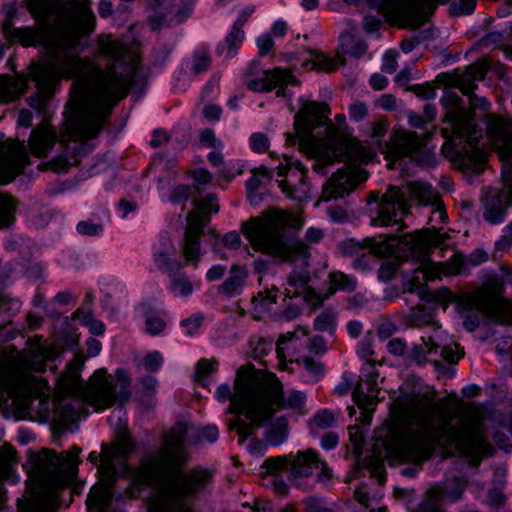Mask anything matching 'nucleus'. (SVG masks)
<instances>
[{
  "label": "nucleus",
  "mask_w": 512,
  "mask_h": 512,
  "mask_svg": "<svg viewBox=\"0 0 512 512\" xmlns=\"http://www.w3.org/2000/svg\"><path fill=\"white\" fill-rule=\"evenodd\" d=\"M246 273L241 268H233L230 277L220 286V290L227 295L239 293L245 285Z\"/></svg>",
  "instance_id": "nucleus-42"
},
{
  "label": "nucleus",
  "mask_w": 512,
  "mask_h": 512,
  "mask_svg": "<svg viewBox=\"0 0 512 512\" xmlns=\"http://www.w3.org/2000/svg\"><path fill=\"white\" fill-rule=\"evenodd\" d=\"M349 438L355 450H359L364 442V432L358 425L349 427Z\"/></svg>",
  "instance_id": "nucleus-61"
},
{
  "label": "nucleus",
  "mask_w": 512,
  "mask_h": 512,
  "mask_svg": "<svg viewBox=\"0 0 512 512\" xmlns=\"http://www.w3.org/2000/svg\"><path fill=\"white\" fill-rule=\"evenodd\" d=\"M355 499L363 504L370 512H386V507L380 505L382 494L374 493L369 495V491L365 485L356 488L354 492Z\"/></svg>",
  "instance_id": "nucleus-40"
},
{
  "label": "nucleus",
  "mask_w": 512,
  "mask_h": 512,
  "mask_svg": "<svg viewBox=\"0 0 512 512\" xmlns=\"http://www.w3.org/2000/svg\"><path fill=\"white\" fill-rule=\"evenodd\" d=\"M58 356V350L52 346H39L26 359L25 365L34 371H43L47 363Z\"/></svg>",
  "instance_id": "nucleus-33"
},
{
  "label": "nucleus",
  "mask_w": 512,
  "mask_h": 512,
  "mask_svg": "<svg viewBox=\"0 0 512 512\" xmlns=\"http://www.w3.org/2000/svg\"><path fill=\"white\" fill-rule=\"evenodd\" d=\"M276 302V294L273 291L265 288L263 291H259L257 295L253 298V304L255 307L260 308H269L272 304Z\"/></svg>",
  "instance_id": "nucleus-52"
},
{
  "label": "nucleus",
  "mask_w": 512,
  "mask_h": 512,
  "mask_svg": "<svg viewBox=\"0 0 512 512\" xmlns=\"http://www.w3.org/2000/svg\"><path fill=\"white\" fill-rule=\"evenodd\" d=\"M14 207V201L11 197L0 194V228L11 224Z\"/></svg>",
  "instance_id": "nucleus-46"
},
{
  "label": "nucleus",
  "mask_w": 512,
  "mask_h": 512,
  "mask_svg": "<svg viewBox=\"0 0 512 512\" xmlns=\"http://www.w3.org/2000/svg\"><path fill=\"white\" fill-rule=\"evenodd\" d=\"M312 67L317 70L331 71L336 68L334 60L327 58L321 53H316L312 59Z\"/></svg>",
  "instance_id": "nucleus-55"
},
{
  "label": "nucleus",
  "mask_w": 512,
  "mask_h": 512,
  "mask_svg": "<svg viewBox=\"0 0 512 512\" xmlns=\"http://www.w3.org/2000/svg\"><path fill=\"white\" fill-rule=\"evenodd\" d=\"M129 378L123 370H117L115 378L106 376L104 369L97 370L90 379L88 387L80 391V397L91 405L95 411L110 407L119 398L127 400Z\"/></svg>",
  "instance_id": "nucleus-14"
},
{
  "label": "nucleus",
  "mask_w": 512,
  "mask_h": 512,
  "mask_svg": "<svg viewBox=\"0 0 512 512\" xmlns=\"http://www.w3.org/2000/svg\"><path fill=\"white\" fill-rule=\"evenodd\" d=\"M76 229L83 236H98L103 232V225L100 222L86 220L79 222Z\"/></svg>",
  "instance_id": "nucleus-49"
},
{
  "label": "nucleus",
  "mask_w": 512,
  "mask_h": 512,
  "mask_svg": "<svg viewBox=\"0 0 512 512\" xmlns=\"http://www.w3.org/2000/svg\"><path fill=\"white\" fill-rule=\"evenodd\" d=\"M80 451L76 446L62 454L44 449L29 457L25 467L31 497L20 512L56 511L59 490L77 474Z\"/></svg>",
  "instance_id": "nucleus-6"
},
{
  "label": "nucleus",
  "mask_w": 512,
  "mask_h": 512,
  "mask_svg": "<svg viewBox=\"0 0 512 512\" xmlns=\"http://www.w3.org/2000/svg\"><path fill=\"white\" fill-rule=\"evenodd\" d=\"M253 175L246 182L247 196L251 203H257L254 193L272 177L270 170L264 166L252 170Z\"/></svg>",
  "instance_id": "nucleus-38"
},
{
  "label": "nucleus",
  "mask_w": 512,
  "mask_h": 512,
  "mask_svg": "<svg viewBox=\"0 0 512 512\" xmlns=\"http://www.w3.org/2000/svg\"><path fill=\"white\" fill-rule=\"evenodd\" d=\"M301 107L295 115V135H287L291 145L315 159L313 169L324 173L323 168L336 161L349 164L365 163L374 153L366 145L352 137L346 116L337 114L334 122L328 120L330 109L327 104L301 99Z\"/></svg>",
  "instance_id": "nucleus-4"
},
{
  "label": "nucleus",
  "mask_w": 512,
  "mask_h": 512,
  "mask_svg": "<svg viewBox=\"0 0 512 512\" xmlns=\"http://www.w3.org/2000/svg\"><path fill=\"white\" fill-rule=\"evenodd\" d=\"M421 340L429 355L439 354L444 361L450 363L457 362L461 357L459 345L452 341L440 327L435 328L430 335H423Z\"/></svg>",
  "instance_id": "nucleus-24"
},
{
  "label": "nucleus",
  "mask_w": 512,
  "mask_h": 512,
  "mask_svg": "<svg viewBox=\"0 0 512 512\" xmlns=\"http://www.w3.org/2000/svg\"><path fill=\"white\" fill-rule=\"evenodd\" d=\"M403 410L416 426L401 433L387 449L394 460L421 463L437 443L455 448L473 464L492 454L483 434V411L478 406H466L454 417L441 403H434L433 394L425 390L410 395Z\"/></svg>",
  "instance_id": "nucleus-3"
},
{
  "label": "nucleus",
  "mask_w": 512,
  "mask_h": 512,
  "mask_svg": "<svg viewBox=\"0 0 512 512\" xmlns=\"http://www.w3.org/2000/svg\"><path fill=\"white\" fill-rule=\"evenodd\" d=\"M262 484L271 488L278 495H285L288 490L287 484L281 477L266 476L262 479Z\"/></svg>",
  "instance_id": "nucleus-53"
},
{
  "label": "nucleus",
  "mask_w": 512,
  "mask_h": 512,
  "mask_svg": "<svg viewBox=\"0 0 512 512\" xmlns=\"http://www.w3.org/2000/svg\"><path fill=\"white\" fill-rule=\"evenodd\" d=\"M148 21L153 30L183 22L190 13L184 0H150Z\"/></svg>",
  "instance_id": "nucleus-20"
},
{
  "label": "nucleus",
  "mask_w": 512,
  "mask_h": 512,
  "mask_svg": "<svg viewBox=\"0 0 512 512\" xmlns=\"http://www.w3.org/2000/svg\"><path fill=\"white\" fill-rule=\"evenodd\" d=\"M173 256L174 246L171 238L167 234H161L153 246V259L156 267L167 273L178 271L181 264Z\"/></svg>",
  "instance_id": "nucleus-28"
},
{
  "label": "nucleus",
  "mask_w": 512,
  "mask_h": 512,
  "mask_svg": "<svg viewBox=\"0 0 512 512\" xmlns=\"http://www.w3.org/2000/svg\"><path fill=\"white\" fill-rule=\"evenodd\" d=\"M259 404L257 405L263 411V417L259 419V424L271 415L273 411L282 409L297 410L300 409L306 400L304 393L296 390L283 391V387L274 374L259 371Z\"/></svg>",
  "instance_id": "nucleus-15"
},
{
  "label": "nucleus",
  "mask_w": 512,
  "mask_h": 512,
  "mask_svg": "<svg viewBox=\"0 0 512 512\" xmlns=\"http://www.w3.org/2000/svg\"><path fill=\"white\" fill-rule=\"evenodd\" d=\"M283 471L289 472L288 455L267 458L260 466L259 475L261 479L266 476L281 477Z\"/></svg>",
  "instance_id": "nucleus-36"
},
{
  "label": "nucleus",
  "mask_w": 512,
  "mask_h": 512,
  "mask_svg": "<svg viewBox=\"0 0 512 512\" xmlns=\"http://www.w3.org/2000/svg\"><path fill=\"white\" fill-rule=\"evenodd\" d=\"M25 89V82L8 76L0 77V103H7L19 97Z\"/></svg>",
  "instance_id": "nucleus-34"
},
{
  "label": "nucleus",
  "mask_w": 512,
  "mask_h": 512,
  "mask_svg": "<svg viewBox=\"0 0 512 512\" xmlns=\"http://www.w3.org/2000/svg\"><path fill=\"white\" fill-rule=\"evenodd\" d=\"M255 10H256V7L253 4H248V5L240 7L238 10L237 19L233 25L238 26V28L242 29V27L245 25V23L253 15Z\"/></svg>",
  "instance_id": "nucleus-59"
},
{
  "label": "nucleus",
  "mask_w": 512,
  "mask_h": 512,
  "mask_svg": "<svg viewBox=\"0 0 512 512\" xmlns=\"http://www.w3.org/2000/svg\"><path fill=\"white\" fill-rule=\"evenodd\" d=\"M28 164V154L23 142L4 140L0 134V184L11 182Z\"/></svg>",
  "instance_id": "nucleus-18"
},
{
  "label": "nucleus",
  "mask_w": 512,
  "mask_h": 512,
  "mask_svg": "<svg viewBox=\"0 0 512 512\" xmlns=\"http://www.w3.org/2000/svg\"><path fill=\"white\" fill-rule=\"evenodd\" d=\"M308 342V332L304 327H298L292 332L281 335L276 347L279 367L285 370L288 368V362L300 363V358L306 355Z\"/></svg>",
  "instance_id": "nucleus-21"
},
{
  "label": "nucleus",
  "mask_w": 512,
  "mask_h": 512,
  "mask_svg": "<svg viewBox=\"0 0 512 512\" xmlns=\"http://www.w3.org/2000/svg\"><path fill=\"white\" fill-rule=\"evenodd\" d=\"M357 354L367 362L373 361L372 356L374 355V351L372 349L371 343L368 340L360 341L357 346Z\"/></svg>",
  "instance_id": "nucleus-64"
},
{
  "label": "nucleus",
  "mask_w": 512,
  "mask_h": 512,
  "mask_svg": "<svg viewBox=\"0 0 512 512\" xmlns=\"http://www.w3.org/2000/svg\"><path fill=\"white\" fill-rule=\"evenodd\" d=\"M250 147L256 153L267 152L270 146V141L264 133L256 132L253 133L250 138Z\"/></svg>",
  "instance_id": "nucleus-50"
},
{
  "label": "nucleus",
  "mask_w": 512,
  "mask_h": 512,
  "mask_svg": "<svg viewBox=\"0 0 512 512\" xmlns=\"http://www.w3.org/2000/svg\"><path fill=\"white\" fill-rule=\"evenodd\" d=\"M487 66L484 61L477 62L466 68L456 79V86L466 95H469L476 87L475 82L482 80L486 74Z\"/></svg>",
  "instance_id": "nucleus-32"
},
{
  "label": "nucleus",
  "mask_w": 512,
  "mask_h": 512,
  "mask_svg": "<svg viewBox=\"0 0 512 512\" xmlns=\"http://www.w3.org/2000/svg\"><path fill=\"white\" fill-rule=\"evenodd\" d=\"M284 163L277 166V174L285 177L279 181V187L288 197L296 201H304L310 197V187L305 182L306 170L299 161L284 158Z\"/></svg>",
  "instance_id": "nucleus-17"
},
{
  "label": "nucleus",
  "mask_w": 512,
  "mask_h": 512,
  "mask_svg": "<svg viewBox=\"0 0 512 512\" xmlns=\"http://www.w3.org/2000/svg\"><path fill=\"white\" fill-rule=\"evenodd\" d=\"M487 138L502 165L504 187L489 188L484 197V219L498 224L505 218L506 208L512 204V130L504 118L497 115L487 117Z\"/></svg>",
  "instance_id": "nucleus-8"
},
{
  "label": "nucleus",
  "mask_w": 512,
  "mask_h": 512,
  "mask_svg": "<svg viewBox=\"0 0 512 512\" xmlns=\"http://www.w3.org/2000/svg\"><path fill=\"white\" fill-rule=\"evenodd\" d=\"M465 490V483L460 479L446 480L443 485L432 486L418 512H444L441 505L444 501L455 502Z\"/></svg>",
  "instance_id": "nucleus-22"
},
{
  "label": "nucleus",
  "mask_w": 512,
  "mask_h": 512,
  "mask_svg": "<svg viewBox=\"0 0 512 512\" xmlns=\"http://www.w3.org/2000/svg\"><path fill=\"white\" fill-rule=\"evenodd\" d=\"M202 316L194 315L190 318H187L181 322V326L185 329V333L188 336H192L198 332L202 324Z\"/></svg>",
  "instance_id": "nucleus-57"
},
{
  "label": "nucleus",
  "mask_w": 512,
  "mask_h": 512,
  "mask_svg": "<svg viewBox=\"0 0 512 512\" xmlns=\"http://www.w3.org/2000/svg\"><path fill=\"white\" fill-rule=\"evenodd\" d=\"M186 433V425L177 423L166 437L162 449L146 457L136 469L123 464L118 471L112 459L104 454L99 467L101 480L87 497L88 510L105 512L108 509L113 496V482L117 474L123 473L130 481L126 490L128 497H135L144 488L159 484L150 501L148 512H196L193 503L211 488L213 475L203 468L176 474L186 461Z\"/></svg>",
  "instance_id": "nucleus-2"
},
{
  "label": "nucleus",
  "mask_w": 512,
  "mask_h": 512,
  "mask_svg": "<svg viewBox=\"0 0 512 512\" xmlns=\"http://www.w3.org/2000/svg\"><path fill=\"white\" fill-rule=\"evenodd\" d=\"M407 196L420 205L437 204L440 198L431 185L423 182H409L403 188L390 187L384 196L378 217L372 220V224L388 226L397 222L398 215L406 213L408 209Z\"/></svg>",
  "instance_id": "nucleus-13"
},
{
  "label": "nucleus",
  "mask_w": 512,
  "mask_h": 512,
  "mask_svg": "<svg viewBox=\"0 0 512 512\" xmlns=\"http://www.w3.org/2000/svg\"><path fill=\"white\" fill-rule=\"evenodd\" d=\"M230 429H235L239 436V444L244 445L248 452L252 455H263L266 451V444L260 440L248 438L253 430L256 429L249 421L244 423L240 418H235L229 423Z\"/></svg>",
  "instance_id": "nucleus-31"
},
{
  "label": "nucleus",
  "mask_w": 512,
  "mask_h": 512,
  "mask_svg": "<svg viewBox=\"0 0 512 512\" xmlns=\"http://www.w3.org/2000/svg\"><path fill=\"white\" fill-rule=\"evenodd\" d=\"M349 117L353 121H361L368 115V107L361 101H354L348 108Z\"/></svg>",
  "instance_id": "nucleus-54"
},
{
  "label": "nucleus",
  "mask_w": 512,
  "mask_h": 512,
  "mask_svg": "<svg viewBox=\"0 0 512 512\" xmlns=\"http://www.w3.org/2000/svg\"><path fill=\"white\" fill-rule=\"evenodd\" d=\"M372 250L375 254L385 256L398 250L409 252L419 262V266L404 280L405 289L410 292L421 290L428 281L441 279L460 273L463 260L454 254L448 262H435L428 257L429 249L440 242L436 232L416 231L400 237L393 235L373 238Z\"/></svg>",
  "instance_id": "nucleus-7"
},
{
  "label": "nucleus",
  "mask_w": 512,
  "mask_h": 512,
  "mask_svg": "<svg viewBox=\"0 0 512 512\" xmlns=\"http://www.w3.org/2000/svg\"><path fill=\"white\" fill-rule=\"evenodd\" d=\"M166 327L165 321L158 316H148L146 319V330L151 335L161 333Z\"/></svg>",
  "instance_id": "nucleus-56"
},
{
  "label": "nucleus",
  "mask_w": 512,
  "mask_h": 512,
  "mask_svg": "<svg viewBox=\"0 0 512 512\" xmlns=\"http://www.w3.org/2000/svg\"><path fill=\"white\" fill-rule=\"evenodd\" d=\"M39 22L36 29L20 28L14 36L23 46H41L44 55L31 71L37 86V104L42 110L62 79H73L85 86L68 103L74 119L69 139L95 137L111 108L129 91L139 63L123 43L104 35L98 38L96 55L110 64L105 70L96 66L83 51L80 39L94 29L89 0H39L32 4Z\"/></svg>",
  "instance_id": "nucleus-1"
},
{
  "label": "nucleus",
  "mask_w": 512,
  "mask_h": 512,
  "mask_svg": "<svg viewBox=\"0 0 512 512\" xmlns=\"http://www.w3.org/2000/svg\"><path fill=\"white\" fill-rule=\"evenodd\" d=\"M56 142V132L48 124L43 123L32 130L28 147L30 153L35 157H46Z\"/></svg>",
  "instance_id": "nucleus-29"
},
{
  "label": "nucleus",
  "mask_w": 512,
  "mask_h": 512,
  "mask_svg": "<svg viewBox=\"0 0 512 512\" xmlns=\"http://www.w3.org/2000/svg\"><path fill=\"white\" fill-rule=\"evenodd\" d=\"M218 204L214 196L206 197L194 211L187 216V227L182 244V253L186 265H193L197 268L200 259L199 237L203 227L209 221L207 214L217 213Z\"/></svg>",
  "instance_id": "nucleus-16"
},
{
  "label": "nucleus",
  "mask_w": 512,
  "mask_h": 512,
  "mask_svg": "<svg viewBox=\"0 0 512 512\" xmlns=\"http://www.w3.org/2000/svg\"><path fill=\"white\" fill-rule=\"evenodd\" d=\"M334 423V414L327 409H323L314 415V417L310 420L309 425L312 432H317L318 430L332 427Z\"/></svg>",
  "instance_id": "nucleus-44"
},
{
  "label": "nucleus",
  "mask_w": 512,
  "mask_h": 512,
  "mask_svg": "<svg viewBox=\"0 0 512 512\" xmlns=\"http://www.w3.org/2000/svg\"><path fill=\"white\" fill-rule=\"evenodd\" d=\"M191 175L194 180V186L197 189H200L201 187L208 185L211 182L212 178L210 173L204 168H197L193 170Z\"/></svg>",
  "instance_id": "nucleus-60"
},
{
  "label": "nucleus",
  "mask_w": 512,
  "mask_h": 512,
  "mask_svg": "<svg viewBox=\"0 0 512 512\" xmlns=\"http://www.w3.org/2000/svg\"><path fill=\"white\" fill-rule=\"evenodd\" d=\"M162 363L163 357L158 351L147 354L143 359V365L149 371L158 370Z\"/></svg>",
  "instance_id": "nucleus-58"
},
{
  "label": "nucleus",
  "mask_w": 512,
  "mask_h": 512,
  "mask_svg": "<svg viewBox=\"0 0 512 512\" xmlns=\"http://www.w3.org/2000/svg\"><path fill=\"white\" fill-rule=\"evenodd\" d=\"M326 350V343L320 337L309 338L306 352L311 354L324 353Z\"/></svg>",
  "instance_id": "nucleus-63"
},
{
  "label": "nucleus",
  "mask_w": 512,
  "mask_h": 512,
  "mask_svg": "<svg viewBox=\"0 0 512 512\" xmlns=\"http://www.w3.org/2000/svg\"><path fill=\"white\" fill-rule=\"evenodd\" d=\"M503 286L492 283L480 290L465 293L457 300V309L468 331H474L482 316L502 323L512 321V301L502 297Z\"/></svg>",
  "instance_id": "nucleus-9"
},
{
  "label": "nucleus",
  "mask_w": 512,
  "mask_h": 512,
  "mask_svg": "<svg viewBox=\"0 0 512 512\" xmlns=\"http://www.w3.org/2000/svg\"><path fill=\"white\" fill-rule=\"evenodd\" d=\"M278 411H273L270 416L264 419L259 425L252 421L256 428L266 424L265 439L271 445L277 446L286 441L288 437V420L284 415L275 416Z\"/></svg>",
  "instance_id": "nucleus-30"
},
{
  "label": "nucleus",
  "mask_w": 512,
  "mask_h": 512,
  "mask_svg": "<svg viewBox=\"0 0 512 512\" xmlns=\"http://www.w3.org/2000/svg\"><path fill=\"white\" fill-rule=\"evenodd\" d=\"M328 284V296L333 295L338 290L351 292L356 288L355 278L340 271L329 273Z\"/></svg>",
  "instance_id": "nucleus-37"
},
{
  "label": "nucleus",
  "mask_w": 512,
  "mask_h": 512,
  "mask_svg": "<svg viewBox=\"0 0 512 512\" xmlns=\"http://www.w3.org/2000/svg\"><path fill=\"white\" fill-rule=\"evenodd\" d=\"M289 458V477L292 480L307 478L314 471H318V480L325 482L332 478V471L325 461H322L317 451L308 449L298 451L296 454L290 453Z\"/></svg>",
  "instance_id": "nucleus-19"
},
{
  "label": "nucleus",
  "mask_w": 512,
  "mask_h": 512,
  "mask_svg": "<svg viewBox=\"0 0 512 512\" xmlns=\"http://www.w3.org/2000/svg\"><path fill=\"white\" fill-rule=\"evenodd\" d=\"M289 84L298 85V82L289 70L282 68L264 71L260 76L247 82L248 88L254 92H268L278 88L277 96H284L283 87Z\"/></svg>",
  "instance_id": "nucleus-23"
},
{
  "label": "nucleus",
  "mask_w": 512,
  "mask_h": 512,
  "mask_svg": "<svg viewBox=\"0 0 512 512\" xmlns=\"http://www.w3.org/2000/svg\"><path fill=\"white\" fill-rule=\"evenodd\" d=\"M259 371L250 364L242 366L236 373L234 392L227 384L219 385L215 391V397L219 402L230 400L228 413L244 416L256 425H259V419L263 417V411L257 406Z\"/></svg>",
  "instance_id": "nucleus-11"
},
{
  "label": "nucleus",
  "mask_w": 512,
  "mask_h": 512,
  "mask_svg": "<svg viewBox=\"0 0 512 512\" xmlns=\"http://www.w3.org/2000/svg\"><path fill=\"white\" fill-rule=\"evenodd\" d=\"M366 178L364 171L354 173L340 170L323 187L322 199L328 201L332 198L343 197L354 190L357 184L365 181Z\"/></svg>",
  "instance_id": "nucleus-25"
},
{
  "label": "nucleus",
  "mask_w": 512,
  "mask_h": 512,
  "mask_svg": "<svg viewBox=\"0 0 512 512\" xmlns=\"http://www.w3.org/2000/svg\"><path fill=\"white\" fill-rule=\"evenodd\" d=\"M297 364L301 366L302 378L307 383L318 381L324 374L323 365L306 355L300 358V363Z\"/></svg>",
  "instance_id": "nucleus-41"
},
{
  "label": "nucleus",
  "mask_w": 512,
  "mask_h": 512,
  "mask_svg": "<svg viewBox=\"0 0 512 512\" xmlns=\"http://www.w3.org/2000/svg\"><path fill=\"white\" fill-rule=\"evenodd\" d=\"M424 145V139L414 132L394 130L386 146L387 158L413 156Z\"/></svg>",
  "instance_id": "nucleus-27"
},
{
  "label": "nucleus",
  "mask_w": 512,
  "mask_h": 512,
  "mask_svg": "<svg viewBox=\"0 0 512 512\" xmlns=\"http://www.w3.org/2000/svg\"><path fill=\"white\" fill-rule=\"evenodd\" d=\"M170 290L174 296L188 297L193 293V285L187 278H175L170 286Z\"/></svg>",
  "instance_id": "nucleus-47"
},
{
  "label": "nucleus",
  "mask_w": 512,
  "mask_h": 512,
  "mask_svg": "<svg viewBox=\"0 0 512 512\" xmlns=\"http://www.w3.org/2000/svg\"><path fill=\"white\" fill-rule=\"evenodd\" d=\"M341 47L344 53L349 54L354 57H360L363 55L367 49L366 44L356 38L355 29L352 28L350 30L345 31L341 35Z\"/></svg>",
  "instance_id": "nucleus-39"
},
{
  "label": "nucleus",
  "mask_w": 512,
  "mask_h": 512,
  "mask_svg": "<svg viewBox=\"0 0 512 512\" xmlns=\"http://www.w3.org/2000/svg\"><path fill=\"white\" fill-rule=\"evenodd\" d=\"M446 108L445 123L441 132L446 139H463L468 147L465 149L464 161L467 167L475 172H480L487 160V153L478 145V132L473 124V117L461 104L460 98L454 93H447L442 99Z\"/></svg>",
  "instance_id": "nucleus-10"
},
{
  "label": "nucleus",
  "mask_w": 512,
  "mask_h": 512,
  "mask_svg": "<svg viewBox=\"0 0 512 512\" xmlns=\"http://www.w3.org/2000/svg\"><path fill=\"white\" fill-rule=\"evenodd\" d=\"M303 224L299 215L286 211L272 209L259 219H251L243 227L245 237L252 247L260 252L269 254L280 261H290L301 271H293L287 279L291 289H286L289 297H294L300 289H304L309 281L308 266L309 252L300 242L289 243L285 237L286 228H299Z\"/></svg>",
  "instance_id": "nucleus-5"
},
{
  "label": "nucleus",
  "mask_w": 512,
  "mask_h": 512,
  "mask_svg": "<svg viewBox=\"0 0 512 512\" xmlns=\"http://www.w3.org/2000/svg\"><path fill=\"white\" fill-rule=\"evenodd\" d=\"M75 318L80 321L81 324L87 326L90 332L94 335H102L105 331L104 324L94 318L93 314L90 311L85 310H77L75 312Z\"/></svg>",
  "instance_id": "nucleus-43"
},
{
  "label": "nucleus",
  "mask_w": 512,
  "mask_h": 512,
  "mask_svg": "<svg viewBox=\"0 0 512 512\" xmlns=\"http://www.w3.org/2000/svg\"><path fill=\"white\" fill-rule=\"evenodd\" d=\"M251 356L254 359H259L268 354L272 348V342L264 338H255L250 341Z\"/></svg>",
  "instance_id": "nucleus-48"
},
{
  "label": "nucleus",
  "mask_w": 512,
  "mask_h": 512,
  "mask_svg": "<svg viewBox=\"0 0 512 512\" xmlns=\"http://www.w3.org/2000/svg\"><path fill=\"white\" fill-rule=\"evenodd\" d=\"M397 54L395 51H387L383 56L382 70L388 73H393L397 69Z\"/></svg>",
  "instance_id": "nucleus-62"
},
{
  "label": "nucleus",
  "mask_w": 512,
  "mask_h": 512,
  "mask_svg": "<svg viewBox=\"0 0 512 512\" xmlns=\"http://www.w3.org/2000/svg\"><path fill=\"white\" fill-rule=\"evenodd\" d=\"M373 361L367 362L362 368V374L367 379L365 380V384L367 386V393H364L362 384H360L355 391L353 392V399L356 405L363 410V416L365 419V423L369 424L370 422V409L369 407L376 403V399L378 396V389L376 388V377L378 373L375 369Z\"/></svg>",
  "instance_id": "nucleus-26"
},
{
  "label": "nucleus",
  "mask_w": 512,
  "mask_h": 512,
  "mask_svg": "<svg viewBox=\"0 0 512 512\" xmlns=\"http://www.w3.org/2000/svg\"><path fill=\"white\" fill-rule=\"evenodd\" d=\"M245 38V32L238 26H232L229 33L226 35L224 41L219 44L217 51L219 54H224L226 57H233L236 50Z\"/></svg>",
  "instance_id": "nucleus-35"
},
{
  "label": "nucleus",
  "mask_w": 512,
  "mask_h": 512,
  "mask_svg": "<svg viewBox=\"0 0 512 512\" xmlns=\"http://www.w3.org/2000/svg\"><path fill=\"white\" fill-rule=\"evenodd\" d=\"M366 4L377 10L388 22L400 27L418 28L427 19L437 4L449 0H365ZM476 0H461L459 9L462 14H470L475 9Z\"/></svg>",
  "instance_id": "nucleus-12"
},
{
  "label": "nucleus",
  "mask_w": 512,
  "mask_h": 512,
  "mask_svg": "<svg viewBox=\"0 0 512 512\" xmlns=\"http://www.w3.org/2000/svg\"><path fill=\"white\" fill-rule=\"evenodd\" d=\"M218 366V362L214 359L207 360L202 359L198 362L196 368V376L199 381H204V379L213 373Z\"/></svg>",
  "instance_id": "nucleus-51"
},
{
  "label": "nucleus",
  "mask_w": 512,
  "mask_h": 512,
  "mask_svg": "<svg viewBox=\"0 0 512 512\" xmlns=\"http://www.w3.org/2000/svg\"><path fill=\"white\" fill-rule=\"evenodd\" d=\"M336 325V313L332 310H327L319 314L315 321L314 327L321 332L333 333Z\"/></svg>",
  "instance_id": "nucleus-45"
}]
</instances>
